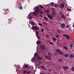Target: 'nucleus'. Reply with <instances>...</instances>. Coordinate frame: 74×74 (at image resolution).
I'll use <instances>...</instances> for the list:
<instances>
[{
    "mask_svg": "<svg viewBox=\"0 0 74 74\" xmlns=\"http://www.w3.org/2000/svg\"><path fill=\"white\" fill-rule=\"evenodd\" d=\"M47 16L51 20H53V16L51 14H48L47 15Z\"/></svg>",
    "mask_w": 74,
    "mask_h": 74,
    "instance_id": "nucleus-4",
    "label": "nucleus"
},
{
    "mask_svg": "<svg viewBox=\"0 0 74 74\" xmlns=\"http://www.w3.org/2000/svg\"><path fill=\"white\" fill-rule=\"evenodd\" d=\"M33 69H34L33 67H32L31 68V70H33Z\"/></svg>",
    "mask_w": 74,
    "mask_h": 74,
    "instance_id": "nucleus-55",
    "label": "nucleus"
},
{
    "mask_svg": "<svg viewBox=\"0 0 74 74\" xmlns=\"http://www.w3.org/2000/svg\"><path fill=\"white\" fill-rule=\"evenodd\" d=\"M45 58H46V59H48V60H51V56H48L47 55H46Z\"/></svg>",
    "mask_w": 74,
    "mask_h": 74,
    "instance_id": "nucleus-8",
    "label": "nucleus"
},
{
    "mask_svg": "<svg viewBox=\"0 0 74 74\" xmlns=\"http://www.w3.org/2000/svg\"><path fill=\"white\" fill-rule=\"evenodd\" d=\"M23 73H24V74H26V73H27V72L26 71L24 70L23 71Z\"/></svg>",
    "mask_w": 74,
    "mask_h": 74,
    "instance_id": "nucleus-29",
    "label": "nucleus"
},
{
    "mask_svg": "<svg viewBox=\"0 0 74 74\" xmlns=\"http://www.w3.org/2000/svg\"><path fill=\"white\" fill-rule=\"evenodd\" d=\"M63 69L65 70V71H67V70H66V69L67 70L69 69V67H67V66H63Z\"/></svg>",
    "mask_w": 74,
    "mask_h": 74,
    "instance_id": "nucleus-9",
    "label": "nucleus"
},
{
    "mask_svg": "<svg viewBox=\"0 0 74 74\" xmlns=\"http://www.w3.org/2000/svg\"><path fill=\"white\" fill-rule=\"evenodd\" d=\"M58 60L60 62H62V61H63V60H62V58H60Z\"/></svg>",
    "mask_w": 74,
    "mask_h": 74,
    "instance_id": "nucleus-27",
    "label": "nucleus"
},
{
    "mask_svg": "<svg viewBox=\"0 0 74 74\" xmlns=\"http://www.w3.org/2000/svg\"><path fill=\"white\" fill-rule=\"evenodd\" d=\"M69 57L71 59L73 58H74V55L71 54H70L69 55Z\"/></svg>",
    "mask_w": 74,
    "mask_h": 74,
    "instance_id": "nucleus-10",
    "label": "nucleus"
},
{
    "mask_svg": "<svg viewBox=\"0 0 74 74\" xmlns=\"http://www.w3.org/2000/svg\"><path fill=\"white\" fill-rule=\"evenodd\" d=\"M37 37V38H38V39H40V38H41L40 37V36H38Z\"/></svg>",
    "mask_w": 74,
    "mask_h": 74,
    "instance_id": "nucleus-50",
    "label": "nucleus"
},
{
    "mask_svg": "<svg viewBox=\"0 0 74 74\" xmlns=\"http://www.w3.org/2000/svg\"><path fill=\"white\" fill-rule=\"evenodd\" d=\"M51 5H53V3H51Z\"/></svg>",
    "mask_w": 74,
    "mask_h": 74,
    "instance_id": "nucleus-56",
    "label": "nucleus"
},
{
    "mask_svg": "<svg viewBox=\"0 0 74 74\" xmlns=\"http://www.w3.org/2000/svg\"><path fill=\"white\" fill-rule=\"evenodd\" d=\"M53 74H57L56 73V72H55L54 71H53Z\"/></svg>",
    "mask_w": 74,
    "mask_h": 74,
    "instance_id": "nucleus-51",
    "label": "nucleus"
},
{
    "mask_svg": "<svg viewBox=\"0 0 74 74\" xmlns=\"http://www.w3.org/2000/svg\"><path fill=\"white\" fill-rule=\"evenodd\" d=\"M29 73H30V71H27V74H29Z\"/></svg>",
    "mask_w": 74,
    "mask_h": 74,
    "instance_id": "nucleus-45",
    "label": "nucleus"
},
{
    "mask_svg": "<svg viewBox=\"0 0 74 74\" xmlns=\"http://www.w3.org/2000/svg\"><path fill=\"white\" fill-rule=\"evenodd\" d=\"M19 9H20V10L21 9H23V8H22V6H21L20 7V8H19Z\"/></svg>",
    "mask_w": 74,
    "mask_h": 74,
    "instance_id": "nucleus-42",
    "label": "nucleus"
},
{
    "mask_svg": "<svg viewBox=\"0 0 74 74\" xmlns=\"http://www.w3.org/2000/svg\"><path fill=\"white\" fill-rule=\"evenodd\" d=\"M7 11H8V12L9 11V9H5V11L6 12H7Z\"/></svg>",
    "mask_w": 74,
    "mask_h": 74,
    "instance_id": "nucleus-37",
    "label": "nucleus"
},
{
    "mask_svg": "<svg viewBox=\"0 0 74 74\" xmlns=\"http://www.w3.org/2000/svg\"><path fill=\"white\" fill-rule=\"evenodd\" d=\"M29 68H31V66H29V67H28V69H29Z\"/></svg>",
    "mask_w": 74,
    "mask_h": 74,
    "instance_id": "nucleus-54",
    "label": "nucleus"
},
{
    "mask_svg": "<svg viewBox=\"0 0 74 74\" xmlns=\"http://www.w3.org/2000/svg\"><path fill=\"white\" fill-rule=\"evenodd\" d=\"M49 44H51V45H54V44H53V42H49Z\"/></svg>",
    "mask_w": 74,
    "mask_h": 74,
    "instance_id": "nucleus-32",
    "label": "nucleus"
},
{
    "mask_svg": "<svg viewBox=\"0 0 74 74\" xmlns=\"http://www.w3.org/2000/svg\"><path fill=\"white\" fill-rule=\"evenodd\" d=\"M49 42V40H48L47 41L48 42Z\"/></svg>",
    "mask_w": 74,
    "mask_h": 74,
    "instance_id": "nucleus-61",
    "label": "nucleus"
},
{
    "mask_svg": "<svg viewBox=\"0 0 74 74\" xmlns=\"http://www.w3.org/2000/svg\"><path fill=\"white\" fill-rule=\"evenodd\" d=\"M11 21H10V20H9L8 23H11Z\"/></svg>",
    "mask_w": 74,
    "mask_h": 74,
    "instance_id": "nucleus-46",
    "label": "nucleus"
},
{
    "mask_svg": "<svg viewBox=\"0 0 74 74\" xmlns=\"http://www.w3.org/2000/svg\"><path fill=\"white\" fill-rule=\"evenodd\" d=\"M71 70L72 71H74V67H72Z\"/></svg>",
    "mask_w": 74,
    "mask_h": 74,
    "instance_id": "nucleus-36",
    "label": "nucleus"
},
{
    "mask_svg": "<svg viewBox=\"0 0 74 74\" xmlns=\"http://www.w3.org/2000/svg\"><path fill=\"white\" fill-rule=\"evenodd\" d=\"M38 25H39V26H42V24L40 23H38Z\"/></svg>",
    "mask_w": 74,
    "mask_h": 74,
    "instance_id": "nucleus-35",
    "label": "nucleus"
},
{
    "mask_svg": "<svg viewBox=\"0 0 74 74\" xmlns=\"http://www.w3.org/2000/svg\"><path fill=\"white\" fill-rule=\"evenodd\" d=\"M40 48L42 51H44L45 49V47L44 45H41L40 46Z\"/></svg>",
    "mask_w": 74,
    "mask_h": 74,
    "instance_id": "nucleus-6",
    "label": "nucleus"
},
{
    "mask_svg": "<svg viewBox=\"0 0 74 74\" xmlns=\"http://www.w3.org/2000/svg\"><path fill=\"white\" fill-rule=\"evenodd\" d=\"M42 23L44 24H45V25H47V23L45 22H43Z\"/></svg>",
    "mask_w": 74,
    "mask_h": 74,
    "instance_id": "nucleus-33",
    "label": "nucleus"
},
{
    "mask_svg": "<svg viewBox=\"0 0 74 74\" xmlns=\"http://www.w3.org/2000/svg\"><path fill=\"white\" fill-rule=\"evenodd\" d=\"M23 67H24V68H25V69H27V68H28V65H25L23 66Z\"/></svg>",
    "mask_w": 74,
    "mask_h": 74,
    "instance_id": "nucleus-19",
    "label": "nucleus"
},
{
    "mask_svg": "<svg viewBox=\"0 0 74 74\" xmlns=\"http://www.w3.org/2000/svg\"><path fill=\"white\" fill-rule=\"evenodd\" d=\"M32 60H34V59H32Z\"/></svg>",
    "mask_w": 74,
    "mask_h": 74,
    "instance_id": "nucleus-64",
    "label": "nucleus"
},
{
    "mask_svg": "<svg viewBox=\"0 0 74 74\" xmlns=\"http://www.w3.org/2000/svg\"><path fill=\"white\" fill-rule=\"evenodd\" d=\"M37 59H38V60H41V57H40V56H38L37 58Z\"/></svg>",
    "mask_w": 74,
    "mask_h": 74,
    "instance_id": "nucleus-17",
    "label": "nucleus"
},
{
    "mask_svg": "<svg viewBox=\"0 0 74 74\" xmlns=\"http://www.w3.org/2000/svg\"><path fill=\"white\" fill-rule=\"evenodd\" d=\"M53 16H53H55L54 15H53V16Z\"/></svg>",
    "mask_w": 74,
    "mask_h": 74,
    "instance_id": "nucleus-62",
    "label": "nucleus"
},
{
    "mask_svg": "<svg viewBox=\"0 0 74 74\" xmlns=\"http://www.w3.org/2000/svg\"><path fill=\"white\" fill-rule=\"evenodd\" d=\"M69 55L68 53H65L64 54V56L65 58H68L69 57Z\"/></svg>",
    "mask_w": 74,
    "mask_h": 74,
    "instance_id": "nucleus-11",
    "label": "nucleus"
},
{
    "mask_svg": "<svg viewBox=\"0 0 74 74\" xmlns=\"http://www.w3.org/2000/svg\"><path fill=\"white\" fill-rule=\"evenodd\" d=\"M56 52H58L60 55H63L64 54V53L61 51V50H60L59 49H56Z\"/></svg>",
    "mask_w": 74,
    "mask_h": 74,
    "instance_id": "nucleus-1",
    "label": "nucleus"
},
{
    "mask_svg": "<svg viewBox=\"0 0 74 74\" xmlns=\"http://www.w3.org/2000/svg\"><path fill=\"white\" fill-rule=\"evenodd\" d=\"M66 28H68V27H69V26L68 25H67L66 26Z\"/></svg>",
    "mask_w": 74,
    "mask_h": 74,
    "instance_id": "nucleus-53",
    "label": "nucleus"
},
{
    "mask_svg": "<svg viewBox=\"0 0 74 74\" xmlns=\"http://www.w3.org/2000/svg\"><path fill=\"white\" fill-rule=\"evenodd\" d=\"M61 17L63 19H66L67 18V17L64 16V15L63 14L61 15Z\"/></svg>",
    "mask_w": 74,
    "mask_h": 74,
    "instance_id": "nucleus-7",
    "label": "nucleus"
},
{
    "mask_svg": "<svg viewBox=\"0 0 74 74\" xmlns=\"http://www.w3.org/2000/svg\"><path fill=\"white\" fill-rule=\"evenodd\" d=\"M41 67L44 70H45V67H44V66H41Z\"/></svg>",
    "mask_w": 74,
    "mask_h": 74,
    "instance_id": "nucleus-25",
    "label": "nucleus"
},
{
    "mask_svg": "<svg viewBox=\"0 0 74 74\" xmlns=\"http://www.w3.org/2000/svg\"><path fill=\"white\" fill-rule=\"evenodd\" d=\"M64 4L63 3H62L61 4V7L62 8H64Z\"/></svg>",
    "mask_w": 74,
    "mask_h": 74,
    "instance_id": "nucleus-15",
    "label": "nucleus"
},
{
    "mask_svg": "<svg viewBox=\"0 0 74 74\" xmlns=\"http://www.w3.org/2000/svg\"><path fill=\"white\" fill-rule=\"evenodd\" d=\"M73 44H72V43L69 46L70 47L72 48V47H73Z\"/></svg>",
    "mask_w": 74,
    "mask_h": 74,
    "instance_id": "nucleus-31",
    "label": "nucleus"
},
{
    "mask_svg": "<svg viewBox=\"0 0 74 74\" xmlns=\"http://www.w3.org/2000/svg\"><path fill=\"white\" fill-rule=\"evenodd\" d=\"M57 38H58V39H60V36L59 35H57L55 36Z\"/></svg>",
    "mask_w": 74,
    "mask_h": 74,
    "instance_id": "nucleus-12",
    "label": "nucleus"
},
{
    "mask_svg": "<svg viewBox=\"0 0 74 74\" xmlns=\"http://www.w3.org/2000/svg\"><path fill=\"white\" fill-rule=\"evenodd\" d=\"M36 10L37 12H34L32 13L33 15H34L35 16H36L38 14V12H40V10L37 8L36 9Z\"/></svg>",
    "mask_w": 74,
    "mask_h": 74,
    "instance_id": "nucleus-2",
    "label": "nucleus"
},
{
    "mask_svg": "<svg viewBox=\"0 0 74 74\" xmlns=\"http://www.w3.org/2000/svg\"><path fill=\"white\" fill-rule=\"evenodd\" d=\"M54 55L55 56H56V55H58V53L57 52H55L54 53Z\"/></svg>",
    "mask_w": 74,
    "mask_h": 74,
    "instance_id": "nucleus-39",
    "label": "nucleus"
},
{
    "mask_svg": "<svg viewBox=\"0 0 74 74\" xmlns=\"http://www.w3.org/2000/svg\"><path fill=\"white\" fill-rule=\"evenodd\" d=\"M44 19H45V20H46V21H48V19L46 17H44Z\"/></svg>",
    "mask_w": 74,
    "mask_h": 74,
    "instance_id": "nucleus-22",
    "label": "nucleus"
},
{
    "mask_svg": "<svg viewBox=\"0 0 74 74\" xmlns=\"http://www.w3.org/2000/svg\"><path fill=\"white\" fill-rule=\"evenodd\" d=\"M59 7L60 8H61V6H59Z\"/></svg>",
    "mask_w": 74,
    "mask_h": 74,
    "instance_id": "nucleus-63",
    "label": "nucleus"
},
{
    "mask_svg": "<svg viewBox=\"0 0 74 74\" xmlns=\"http://www.w3.org/2000/svg\"><path fill=\"white\" fill-rule=\"evenodd\" d=\"M40 74H45L44 73H41Z\"/></svg>",
    "mask_w": 74,
    "mask_h": 74,
    "instance_id": "nucleus-58",
    "label": "nucleus"
},
{
    "mask_svg": "<svg viewBox=\"0 0 74 74\" xmlns=\"http://www.w3.org/2000/svg\"><path fill=\"white\" fill-rule=\"evenodd\" d=\"M60 27L62 29H64L66 27V24L64 23H62L61 24Z\"/></svg>",
    "mask_w": 74,
    "mask_h": 74,
    "instance_id": "nucleus-3",
    "label": "nucleus"
},
{
    "mask_svg": "<svg viewBox=\"0 0 74 74\" xmlns=\"http://www.w3.org/2000/svg\"><path fill=\"white\" fill-rule=\"evenodd\" d=\"M73 27H74V24L73 25Z\"/></svg>",
    "mask_w": 74,
    "mask_h": 74,
    "instance_id": "nucleus-60",
    "label": "nucleus"
},
{
    "mask_svg": "<svg viewBox=\"0 0 74 74\" xmlns=\"http://www.w3.org/2000/svg\"><path fill=\"white\" fill-rule=\"evenodd\" d=\"M31 29H34V30H38V28L37 27V26H32L31 27Z\"/></svg>",
    "mask_w": 74,
    "mask_h": 74,
    "instance_id": "nucleus-5",
    "label": "nucleus"
},
{
    "mask_svg": "<svg viewBox=\"0 0 74 74\" xmlns=\"http://www.w3.org/2000/svg\"><path fill=\"white\" fill-rule=\"evenodd\" d=\"M52 12L55 11V9L54 8H52Z\"/></svg>",
    "mask_w": 74,
    "mask_h": 74,
    "instance_id": "nucleus-34",
    "label": "nucleus"
},
{
    "mask_svg": "<svg viewBox=\"0 0 74 74\" xmlns=\"http://www.w3.org/2000/svg\"><path fill=\"white\" fill-rule=\"evenodd\" d=\"M46 12L47 13H49V10H46Z\"/></svg>",
    "mask_w": 74,
    "mask_h": 74,
    "instance_id": "nucleus-28",
    "label": "nucleus"
},
{
    "mask_svg": "<svg viewBox=\"0 0 74 74\" xmlns=\"http://www.w3.org/2000/svg\"><path fill=\"white\" fill-rule=\"evenodd\" d=\"M63 36H64V37H66V36H67V35L65 34H63Z\"/></svg>",
    "mask_w": 74,
    "mask_h": 74,
    "instance_id": "nucleus-43",
    "label": "nucleus"
},
{
    "mask_svg": "<svg viewBox=\"0 0 74 74\" xmlns=\"http://www.w3.org/2000/svg\"><path fill=\"white\" fill-rule=\"evenodd\" d=\"M57 32L58 33H60V32H61V31H60V29H59L57 30Z\"/></svg>",
    "mask_w": 74,
    "mask_h": 74,
    "instance_id": "nucleus-20",
    "label": "nucleus"
},
{
    "mask_svg": "<svg viewBox=\"0 0 74 74\" xmlns=\"http://www.w3.org/2000/svg\"><path fill=\"white\" fill-rule=\"evenodd\" d=\"M52 14L53 15H56V13L55 12H53Z\"/></svg>",
    "mask_w": 74,
    "mask_h": 74,
    "instance_id": "nucleus-30",
    "label": "nucleus"
},
{
    "mask_svg": "<svg viewBox=\"0 0 74 74\" xmlns=\"http://www.w3.org/2000/svg\"><path fill=\"white\" fill-rule=\"evenodd\" d=\"M31 25H34V22L32 21H31Z\"/></svg>",
    "mask_w": 74,
    "mask_h": 74,
    "instance_id": "nucleus-23",
    "label": "nucleus"
},
{
    "mask_svg": "<svg viewBox=\"0 0 74 74\" xmlns=\"http://www.w3.org/2000/svg\"><path fill=\"white\" fill-rule=\"evenodd\" d=\"M38 34H39V32H36V34L38 35Z\"/></svg>",
    "mask_w": 74,
    "mask_h": 74,
    "instance_id": "nucleus-40",
    "label": "nucleus"
},
{
    "mask_svg": "<svg viewBox=\"0 0 74 74\" xmlns=\"http://www.w3.org/2000/svg\"><path fill=\"white\" fill-rule=\"evenodd\" d=\"M66 37L67 40H70V36L69 35H67L66 36Z\"/></svg>",
    "mask_w": 74,
    "mask_h": 74,
    "instance_id": "nucleus-14",
    "label": "nucleus"
},
{
    "mask_svg": "<svg viewBox=\"0 0 74 74\" xmlns=\"http://www.w3.org/2000/svg\"><path fill=\"white\" fill-rule=\"evenodd\" d=\"M40 16H41V17H42V15H40Z\"/></svg>",
    "mask_w": 74,
    "mask_h": 74,
    "instance_id": "nucleus-57",
    "label": "nucleus"
},
{
    "mask_svg": "<svg viewBox=\"0 0 74 74\" xmlns=\"http://www.w3.org/2000/svg\"><path fill=\"white\" fill-rule=\"evenodd\" d=\"M40 14H42L43 13V12H42L40 11Z\"/></svg>",
    "mask_w": 74,
    "mask_h": 74,
    "instance_id": "nucleus-52",
    "label": "nucleus"
},
{
    "mask_svg": "<svg viewBox=\"0 0 74 74\" xmlns=\"http://www.w3.org/2000/svg\"><path fill=\"white\" fill-rule=\"evenodd\" d=\"M46 38H49V35H47L46 36Z\"/></svg>",
    "mask_w": 74,
    "mask_h": 74,
    "instance_id": "nucleus-38",
    "label": "nucleus"
},
{
    "mask_svg": "<svg viewBox=\"0 0 74 74\" xmlns=\"http://www.w3.org/2000/svg\"><path fill=\"white\" fill-rule=\"evenodd\" d=\"M55 7H58V5H57L56 4L55 5Z\"/></svg>",
    "mask_w": 74,
    "mask_h": 74,
    "instance_id": "nucleus-48",
    "label": "nucleus"
},
{
    "mask_svg": "<svg viewBox=\"0 0 74 74\" xmlns=\"http://www.w3.org/2000/svg\"><path fill=\"white\" fill-rule=\"evenodd\" d=\"M34 56L35 57H37V56H38V54H37V53H36L34 54Z\"/></svg>",
    "mask_w": 74,
    "mask_h": 74,
    "instance_id": "nucleus-18",
    "label": "nucleus"
},
{
    "mask_svg": "<svg viewBox=\"0 0 74 74\" xmlns=\"http://www.w3.org/2000/svg\"><path fill=\"white\" fill-rule=\"evenodd\" d=\"M48 56H51V53H49L48 54Z\"/></svg>",
    "mask_w": 74,
    "mask_h": 74,
    "instance_id": "nucleus-21",
    "label": "nucleus"
},
{
    "mask_svg": "<svg viewBox=\"0 0 74 74\" xmlns=\"http://www.w3.org/2000/svg\"><path fill=\"white\" fill-rule=\"evenodd\" d=\"M42 63H41V62H40L39 63L37 64H38V65H40V64H41Z\"/></svg>",
    "mask_w": 74,
    "mask_h": 74,
    "instance_id": "nucleus-44",
    "label": "nucleus"
},
{
    "mask_svg": "<svg viewBox=\"0 0 74 74\" xmlns=\"http://www.w3.org/2000/svg\"><path fill=\"white\" fill-rule=\"evenodd\" d=\"M49 71H50V72L51 71V70L49 69Z\"/></svg>",
    "mask_w": 74,
    "mask_h": 74,
    "instance_id": "nucleus-59",
    "label": "nucleus"
},
{
    "mask_svg": "<svg viewBox=\"0 0 74 74\" xmlns=\"http://www.w3.org/2000/svg\"><path fill=\"white\" fill-rule=\"evenodd\" d=\"M64 48L66 50H67V49H68V48L66 46H64Z\"/></svg>",
    "mask_w": 74,
    "mask_h": 74,
    "instance_id": "nucleus-24",
    "label": "nucleus"
},
{
    "mask_svg": "<svg viewBox=\"0 0 74 74\" xmlns=\"http://www.w3.org/2000/svg\"><path fill=\"white\" fill-rule=\"evenodd\" d=\"M52 40L54 42H55V41H56V38L55 37H53L52 38Z\"/></svg>",
    "mask_w": 74,
    "mask_h": 74,
    "instance_id": "nucleus-13",
    "label": "nucleus"
},
{
    "mask_svg": "<svg viewBox=\"0 0 74 74\" xmlns=\"http://www.w3.org/2000/svg\"><path fill=\"white\" fill-rule=\"evenodd\" d=\"M67 10H68V11H70L71 10H70V9L69 8H67Z\"/></svg>",
    "mask_w": 74,
    "mask_h": 74,
    "instance_id": "nucleus-47",
    "label": "nucleus"
},
{
    "mask_svg": "<svg viewBox=\"0 0 74 74\" xmlns=\"http://www.w3.org/2000/svg\"><path fill=\"white\" fill-rule=\"evenodd\" d=\"M32 18H33V17L32 16H29L28 17V19L30 20L32 19Z\"/></svg>",
    "mask_w": 74,
    "mask_h": 74,
    "instance_id": "nucleus-26",
    "label": "nucleus"
},
{
    "mask_svg": "<svg viewBox=\"0 0 74 74\" xmlns=\"http://www.w3.org/2000/svg\"><path fill=\"white\" fill-rule=\"evenodd\" d=\"M41 32H43L44 31V29H41Z\"/></svg>",
    "mask_w": 74,
    "mask_h": 74,
    "instance_id": "nucleus-49",
    "label": "nucleus"
},
{
    "mask_svg": "<svg viewBox=\"0 0 74 74\" xmlns=\"http://www.w3.org/2000/svg\"><path fill=\"white\" fill-rule=\"evenodd\" d=\"M40 7L41 8H44V7L41 5H40Z\"/></svg>",
    "mask_w": 74,
    "mask_h": 74,
    "instance_id": "nucleus-41",
    "label": "nucleus"
},
{
    "mask_svg": "<svg viewBox=\"0 0 74 74\" xmlns=\"http://www.w3.org/2000/svg\"><path fill=\"white\" fill-rule=\"evenodd\" d=\"M41 43V41L38 40L36 42V44H40Z\"/></svg>",
    "mask_w": 74,
    "mask_h": 74,
    "instance_id": "nucleus-16",
    "label": "nucleus"
}]
</instances>
